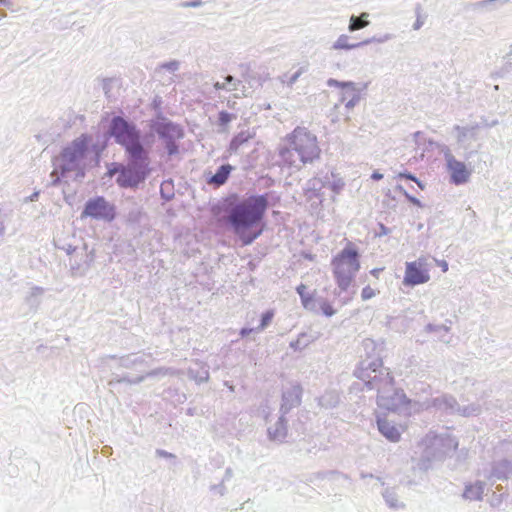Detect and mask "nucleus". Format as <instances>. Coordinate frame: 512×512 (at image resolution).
Instances as JSON below:
<instances>
[{
    "label": "nucleus",
    "instance_id": "nucleus-36",
    "mask_svg": "<svg viewBox=\"0 0 512 512\" xmlns=\"http://www.w3.org/2000/svg\"><path fill=\"white\" fill-rule=\"evenodd\" d=\"M480 412L481 407L479 404H470L463 407L459 405V411H457V414L464 417H469L472 415H478Z\"/></svg>",
    "mask_w": 512,
    "mask_h": 512
},
{
    "label": "nucleus",
    "instance_id": "nucleus-31",
    "mask_svg": "<svg viewBox=\"0 0 512 512\" xmlns=\"http://www.w3.org/2000/svg\"><path fill=\"white\" fill-rule=\"evenodd\" d=\"M314 337L311 335H308L305 332H302L298 335V338L296 340H293L290 342L289 346L294 351H301L305 347H307L311 342L314 341Z\"/></svg>",
    "mask_w": 512,
    "mask_h": 512
},
{
    "label": "nucleus",
    "instance_id": "nucleus-8",
    "mask_svg": "<svg viewBox=\"0 0 512 512\" xmlns=\"http://www.w3.org/2000/svg\"><path fill=\"white\" fill-rule=\"evenodd\" d=\"M458 447V441L449 435H435L427 439L424 457L429 461H442L446 456L454 452Z\"/></svg>",
    "mask_w": 512,
    "mask_h": 512
},
{
    "label": "nucleus",
    "instance_id": "nucleus-49",
    "mask_svg": "<svg viewBox=\"0 0 512 512\" xmlns=\"http://www.w3.org/2000/svg\"><path fill=\"white\" fill-rule=\"evenodd\" d=\"M304 72V67L299 68L293 75L290 76L289 80L287 81L288 85L291 86L292 84H294Z\"/></svg>",
    "mask_w": 512,
    "mask_h": 512
},
{
    "label": "nucleus",
    "instance_id": "nucleus-26",
    "mask_svg": "<svg viewBox=\"0 0 512 512\" xmlns=\"http://www.w3.org/2000/svg\"><path fill=\"white\" fill-rule=\"evenodd\" d=\"M307 286L303 283L296 287V292L300 297L301 303L306 310L316 312L317 311V300L313 294L306 292Z\"/></svg>",
    "mask_w": 512,
    "mask_h": 512
},
{
    "label": "nucleus",
    "instance_id": "nucleus-50",
    "mask_svg": "<svg viewBox=\"0 0 512 512\" xmlns=\"http://www.w3.org/2000/svg\"><path fill=\"white\" fill-rule=\"evenodd\" d=\"M122 377L123 376L112 373V378L108 381V385L114 388L117 384L123 383Z\"/></svg>",
    "mask_w": 512,
    "mask_h": 512
},
{
    "label": "nucleus",
    "instance_id": "nucleus-58",
    "mask_svg": "<svg viewBox=\"0 0 512 512\" xmlns=\"http://www.w3.org/2000/svg\"><path fill=\"white\" fill-rule=\"evenodd\" d=\"M472 130H460L459 134L457 136L459 142H464L466 137L468 136V132H471Z\"/></svg>",
    "mask_w": 512,
    "mask_h": 512
},
{
    "label": "nucleus",
    "instance_id": "nucleus-30",
    "mask_svg": "<svg viewBox=\"0 0 512 512\" xmlns=\"http://www.w3.org/2000/svg\"><path fill=\"white\" fill-rule=\"evenodd\" d=\"M144 363V359L136 354H129L119 358V367L125 369H132Z\"/></svg>",
    "mask_w": 512,
    "mask_h": 512
},
{
    "label": "nucleus",
    "instance_id": "nucleus-5",
    "mask_svg": "<svg viewBox=\"0 0 512 512\" xmlns=\"http://www.w3.org/2000/svg\"><path fill=\"white\" fill-rule=\"evenodd\" d=\"M353 374L364 382L368 390H376L377 395L394 385V378L389 369L383 366L382 359L359 362Z\"/></svg>",
    "mask_w": 512,
    "mask_h": 512
},
{
    "label": "nucleus",
    "instance_id": "nucleus-25",
    "mask_svg": "<svg viewBox=\"0 0 512 512\" xmlns=\"http://www.w3.org/2000/svg\"><path fill=\"white\" fill-rule=\"evenodd\" d=\"M14 215L15 214L12 209L0 207V242L3 239L5 231L10 227L12 229V234L16 232L17 228L15 226H11Z\"/></svg>",
    "mask_w": 512,
    "mask_h": 512
},
{
    "label": "nucleus",
    "instance_id": "nucleus-41",
    "mask_svg": "<svg viewBox=\"0 0 512 512\" xmlns=\"http://www.w3.org/2000/svg\"><path fill=\"white\" fill-rule=\"evenodd\" d=\"M109 128H129L127 122L121 117L117 115H113L110 120Z\"/></svg>",
    "mask_w": 512,
    "mask_h": 512
},
{
    "label": "nucleus",
    "instance_id": "nucleus-57",
    "mask_svg": "<svg viewBox=\"0 0 512 512\" xmlns=\"http://www.w3.org/2000/svg\"><path fill=\"white\" fill-rule=\"evenodd\" d=\"M201 5H202V1L201 0H193V1L184 2V3L181 4V6L184 7V8L200 7Z\"/></svg>",
    "mask_w": 512,
    "mask_h": 512
},
{
    "label": "nucleus",
    "instance_id": "nucleus-48",
    "mask_svg": "<svg viewBox=\"0 0 512 512\" xmlns=\"http://www.w3.org/2000/svg\"><path fill=\"white\" fill-rule=\"evenodd\" d=\"M155 454L159 458L172 459V460L176 459V455L175 454L170 453V452H168V451H166L164 449H156Z\"/></svg>",
    "mask_w": 512,
    "mask_h": 512
},
{
    "label": "nucleus",
    "instance_id": "nucleus-38",
    "mask_svg": "<svg viewBox=\"0 0 512 512\" xmlns=\"http://www.w3.org/2000/svg\"><path fill=\"white\" fill-rule=\"evenodd\" d=\"M69 172H63L59 167V161H57L56 168L50 173L52 178L51 185L58 186L61 184L63 178L67 176Z\"/></svg>",
    "mask_w": 512,
    "mask_h": 512
},
{
    "label": "nucleus",
    "instance_id": "nucleus-33",
    "mask_svg": "<svg viewBox=\"0 0 512 512\" xmlns=\"http://www.w3.org/2000/svg\"><path fill=\"white\" fill-rule=\"evenodd\" d=\"M100 83L105 96L111 98L113 96V89L119 86L120 81L116 77H108L102 78Z\"/></svg>",
    "mask_w": 512,
    "mask_h": 512
},
{
    "label": "nucleus",
    "instance_id": "nucleus-53",
    "mask_svg": "<svg viewBox=\"0 0 512 512\" xmlns=\"http://www.w3.org/2000/svg\"><path fill=\"white\" fill-rule=\"evenodd\" d=\"M407 201L419 208H422L424 207L423 203L418 199L416 198L415 196L411 195V194H408L406 197Z\"/></svg>",
    "mask_w": 512,
    "mask_h": 512
},
{
    "label": "nucleus",
    "instance_id": "nucleus-45",
    "mask_svg": "<svg viewBox=\"0 0 512 512\" xmlns=\"http://www.w3.org/2000/svg\"><path fill=\"white\" fill-rule=\"evenodd\" d=\"M167 369L166 368H163V367H160V368H156V369H153L149 372H147L146 374H144L143 376H146V378H149V377H157V376H165L167 374Z\"/></svg>",
    "mask_w": 512,
    "mask_h": 512
},
{
    "label": "nucleus",
    "instance_id": "nucleus-39",
    "mask_svg": "<svg viewBox=\"0 0 512 512\" xmlns=\"http://www.w3.org/2000/svg\"><path fill=\"white\" fill-rule=\"evenodd\" d=\"M214 87L216 90L227 89L229 91H233L237 89V82L231 75H228L225 77V81L223 83L216 82Z\"/></svg>",
    "mask_w": 512,
    "mask_h": 512
},
{
    "label": "nucleus",
    "instance_id": "nucleus-22",
    "mask_svg": "<svg viewBox=\"0 0 512 512\" xmlns=\"http://www.w3.org/2000/svg\"><path fill=\"white\" fill-rule=\"evenodd\" d=\"M485 482L476 481L465 485L463 498L470 501H480L483 498Z\"/></svg>",
    "mask_w": 512,
    "mask_h": 512
},
{
    "label": "nucleus",
    "instance_id": "nucleus-28",
    "mask_svg": "<svg viewBox=\"0 0 512 512\" xmlns=\"http://www.w3.org/2000/svg\"><path fill=\"white\" fill-rule=\"evenodd\" d=\"M369 14L363 12L360 16L352 15L349 19L348 31L354 32L367 27L370 22L368 21Z\"/></svg>",
    "mask_w": 512,
    "mask_h": 512
},
{
    "label": "nucleus",
    "instance_id": "nucleus-52",
    "mask_svg": "<svg viewBox=\"0 0 512 512\" xmlns=\"http://www.w3.org/2000/svg\"><path fill=\"white\" fill-rule=\"evenodd\" d=\"M251 333H256L255 327H243L239 330V335L241 338H245L249 336Z\"/></svg>",
    "mask_w": 512,
    "mask_h": 512
},
{
    "label": "nucleus",
    "instance_id": "nucleus-19",
    "mask_svg": "<svg viewBox=\"0 0 512 512\" xmlns=\"http://www.w3.org/2000/svg\"><path fill=\"white\" fill-rule=\"evenodd\" d=\"M286 415L287 414H282V412H280V416L276 423L273 426L268 427L267 436L270 441L281 443L287 437L288 420Z\"/></svg>",
    "mask_w": 512,
    "mask_h": 512
},
{
    "label": "nucleus",
    "instance_id": "nucleus-24",
    "mask_svg": "<svg viewBox=\"0 0 512 512\" xmlns=\"http://www.w3.org/2000/svg\"><path fill=\"white\" fill-rule=\"evenodd\" d=\"M318 405L325 409H334L340 403V394L337 390H326L320 397L317 398Z\"/></svg>",
    "mask_w": 512,
    "mask_h": 512
},
{
    "label": "nucleus",
    "instance_id": "nucleus-40",
    "mask_svg": "<svg viewBox=\"0 0 512 512\" xmlns=\"http://www.w3.org/2000/svg\"><path fill=\"white\" fill-rule=\"evenodd\" d=\"M143 211L139 207L132 208L127 215V221L130 223H138L141 220Z\"/></svg>",
    "mask_w": 512,
    "mask_h": 512
},
{
    "label": "nucleus",
    "instance_id": "nucleus-10",
    "mask_svg": "<svg viewBox=\"0 0 512 512\" xmlns=\"http://www.w3.org/2000/svg\"><path fill=\"white\" fill-rule=\"evenodd\" d=\"M430 280L427 261L420 257L415 261L405 263V274L402 281L403 286L413 288L425 284Z\"/></svg>",
    "mask_w": 512,
    "mask_h": 512
},
{
    "label": "nucleus",
    "instance_id": "nucleus-11",
    "mask_svg": "<svg viewBox=\"0 0 512 512\" xmlns=\"http://www.w3.org/2000/svg\"><path fill=\"white\" fill-rule=\"evenodd\" d=\"M409 402L408 398L402 390L394 388L387 389L384 393L377 395V405L388 411L396 412Z\"/></svg>",
    "mask_w": 512,
    "mask_h": 512
},
{
    "label": "nucleus",
    "instance_id": "nucleus-29",
    "mask_svg": "<svg viewBox=\"0 0 512 512\" xmlns=\"http://www.w3.org/2000/svg\"><path fill=\"white\" fill-rule=\"evenodd\" d=\"M382 496L385 500V503L392 509H400L404 508L405 504L399 501L398 495L392 488H386Z\"/></svg>",
    "mask_w": 512,
    "mask_h": 512
},
{
    "label": "nucleus",
    "instance_id": "nucleus-16",
    "mask_svg": "<svg viewBox=\"0 0 512 512\" xmlns=\"http://www.w3.org/2000/svg\"><path fill=\"white\" fill-rule=\"evenodd\" d=\"M428 407L435 408L436 411H440L447 415L457 414V411H459V403L456 398L448 394L431 399Z\"/></svg>",
    "mask_w": 512,
    "mask_h": 512
},
{
    "label": "nucleus",
    "instance_id": "nucleus-21",
    "mask_svg": "<svg viewBox=\"0 0 512 512\" xmlns=\"http://www.w3.org/2000/svg\"><path fill=\"white\" fill-rule=\"evenodd\" d=\"M254 133H251L249 130H241L237 135H235L230 141L228 149L225 151L223 155V159H227L232 154H236L239 148L249 139L254 137Z\"/></svg>",
    "mask_w": 512,
    "mask_h": 512
},
{
    "label": "nucleus",
    "instance_id": "nucleus-1",
    "mask_svg": "<svg viewBox=\"0 0 512 512\" xmlns=\"http://www.w3.org/2000/svg\"><path fill=\"white\" fill-rule=\"evenodd\" d=\"M273 192L262 195L233 193L221 204L222 221L244 246L251 245L263 233L264 218Z\"/></svg>",
    "mask_w": 512,
    "mask_h": 512
},
{
    "label": "nucleus",
    "instance_id": "nucleus-43",
    "mask_svg": "<svg viewBox=\"0 0 512 512\" xmlns=\"http://www.w3.org/2000/svg\"><path fill=\"white\" fill-rule=\"evenodd\" d=\"M146 379V376H137L135 378H130L127 374L123 375L122 377V380H123V383H127V384H130V385H133V384H140L142 383L144 380Z\"/></svg>",
    "mask_w": 512,
    "mask_h": 512
},
{
    "label": "nucleus",
    "instance_id": "nucleus-55",
    "mask_svg": "<svg viewBox=\"0 0 512 512\" xmlns=\"http://www.w3.org/2000/svg\"><path fill=\"white\" fill-rule=\"evenodd\" d=\"M121 168H123V166H120L117 163H112L111 167H108L107 174L109 176H112V175H115V174L118 176V169H121Z\"/></svg>",
    "mask_w": 512,
    "mask_h": 512
},
{
    "label": "nucleus",
    "instance_id": "nucleus-63",
    "mask_svg": "<svg viewBox=\"0 0 512 512\" xmlns=\"http://www.w3.org/2000/svg\"><path fill=\"white\" fill-rule=\"evenodd\" d=\"M438 266L441 267L443 272H446L448 270V263L445 260L439 261Z\"/></svg>",
    "mask_w": 512,
    "mask_h": 512
},
{
    "label": "nucleus",
    "instance_id": "nucleus-47",
    "mask_svg": "<svg viewBox=\"0 0 512 512\" xmlns=\"http://www.w3.org/2000/svg\"><path fill=\"white\" fill-rule=\"evenodd\" d=\"M234 118L233 114L227 113V112H220L219 114V123L220 125H227L231 122V120Z\"/></svg>",
    "mask_w": 512,
    "mask_h": 512
},
{
    "label": "nucleus",
    "instance_id": "nucleus-4",
    "mask_svg": "<svg viewBox=\"0 0 512 512\" xmlns=\"http://www.w3.org/2000/svg\"><path fill=\"white\" fill-rule=\"evenodd\" d=\"M333 275L341 291H347L360 269V253L358 248L348 243L331 262Z\"/></svg>",
    "mask_w": 512,
    "mask_h": 512
},
{
    "label": "nucleus",
    "instance_id": "nucleus-15",
    "mask_svg": "<svg viewBox=\"0 0 512 512\" xmlns=\"http://www.w3.org/2000/svg\"><path fill=\"white\" fill-rule=\"evenodd\" d=\"M303 389L300 384H294L283 390L279 412L288 414L293 408L301 404Z\"/></svg>",
    "mask_w": 512,
    "mask_h": 512
},
{
    "label": "nucleus",
    "instance_id": "nucleus-60",
    "mask_svg": "<svg viewBox=\"0 0 512 512\" xmlns=\"http://www.w3.org/2000/svg\"><path fill=\"white\" fill-rule=\"evenodd\" d=\"M423 24H424L423 19L420 16H418L415 23L413 24V29L419 30L423 26Z\"/></svg>",
    "mask_w": 512,
    "mask_h": 512
},
{
    "label": "nucleus",
    "instance_id": "nucleus-44",
    "mask_svg": "<svg viewBox=\"0 0 512 512\" xmlns=\"http://www.w3.org/2000/svg\"><path fill=\"white\" fill-rule=\"evenodd\" d=\"M210 490L219 494L220 496H224L227 492L225 483H223L222 481L219 484L211 485Z\"/></svg>",
    "mask_w": 512,
    "mask_h": 512
},
{
    "label": "nucleus",
    "instance_id": "nucleus-12",
    "mask_svg": "<svg viewBox=\"0 0 512 512\" xmlns=\"http://www.w3.org/2000/svg\"><path fill=\"white\" fill-rule=\"evenodd\" d=\"M446 159V167L450 174V182L454 185H463L469 181L471 172L468 170L466 164L457 160L454 156L448 155L444 152Z\"/></svg>",
    "mask_w": 512,
    "mask_h": 512
},
{
    "label": "nucleus",
    "instance_id": "nucleus-46",
    "mask_svg": "<svg viewBox=\"0 0 512 512\" xmlns=\"http://www.w3.org/2000/svg\"><path fill=\"white\" fill-rule=\"evenodd\" d=\"M378 231H375L374 235L375 237H382L386 236L391 232V229L387 226H385L383 223L379 222L377 224Z\"/></svg>",
    "mask_w": 512,
    "mask_h": 512
},
{
    "label": "nucleus",
    "instance_id": "nucleus-35",
    "mask_svg": "<svg viewBox=\"0 0 512 512\" xmlns=\"http://www.w3.org/2000/svg\"><path fill=\"white\" fill-rule=\"evenodd\" d=\"M426 331L431 333H436L439 335V339L445 343H449L448 340L444 339V334H447L450 330V328L443 324V325H436V324H428L426 326Z\"/></svg>",
    "mask_w": 512,
    "mask_h": 512
},
{
    "label": "nucleus",
    "instance_id": "nucleus-42",
    "mask_svg": "<svg viewBox=\"0 0 512 512\" xmlns=\"http://www.w3.org/2000/svg\"><path fill=\"white\" fill-rule=\"evenodd\" d=\"M376 295L375 290L369 285L365 286L361 291V299L367 301Z\"/></svg>",
    "mask_w": 512,
    "mask_h": 512
},
{
    "label": "nucleus",
    "instance_id": "nucleus-34",
    "mask_svg": "<svg viewBox=\"0 0 512 512\" xmlns=\"http://www.w3.org/2000/svg\"><path fill=\"white\" fill-rule=\"evenodd\" d=\"M273 318L274 311L272 309L264 311L260 316L259 325L255 327L256 333L264 331L272 323Z\"/></svg>",
    "mask_w": 512,
    "mask_h": 512
},
{
    "label": "nucleus",
    "instance_id": "nucleus-14",
    "mask_svg": "<svg viewBox=\"0 0 512 512\" xmlns=\"http://www.w3.org/2000/svg\"><path fill=\"white\" fill-rule=\"evenodd\" d=\"M390 38H391V36L387 34V35L383 36L382 38L371 37V38H367L361 42L353 43L350 41V37L347 34H340L337 37V39L332 43L331 49L334 51H341V50L349 51V50L357 49L359 47H362L364 45H368V44L374 43V42L383 43V42L389 40Z\"/></svg>",
    "mask_w": 512,
    "mask_h": 512
},
{
    "label": "nucleus",
    "instance_id": "nucleus-9",
    "mask_svg": "<svg viewBox=\"0 0 512 512\" xmlns=\"http://www.w3.org/2000/svg\"><path fill=\"white\" fill-rule=\"evenodd\" d=\"M327 85L329 87H337L340 89V102L344 104L348 110L353 109L360 102L361 93L366 88V85H361L352 81L342 82L333 78H330L327 81Z\"/></svg>",
    "mask_w": 512,
    "mask_h": 512
},
{
    "label": "nucleus",
    "instance_id": "nucleus-27",
    "mask_svg": "<svg viewBox=\"0 0 512 512\" xmlns=\"http://www.w3.org/2000/svg\"><path fill=\"white\" fill-rule=\"evenodd\" d=\"M45 292V289L40 286H33L30 292L25 297V303L29 306L30 310L36 312L39 308L42 296Z\"/></svg>",
    "mask_w": 512,
    "mask_h": 512
},
{
    "label": "nucleus",
    "instance_id": "nucleus-51",
    "mask_svg": "<svg viewBox=\"0 0 512 512\" xmlns=\"http://www.w3.org/2000/svg\"><path fill=\"white\" fill-rule=\"evenodd\" d=\"M162 68L170 71V72H174L176 70H178L179 68V62L178 61H170L168 63H165L162 65Z\"/></svg>",
    "mask_w": 512,
    "mask_h": 512
},
{
    "label": "nucleus",
    "instance_id": "nucleus-32",
    "mask_svg": "<svg viewBox=\"0 0 512 512\" xmlns=\"http://www.w3.org/2000/svg\"><path fill=\"white\" fill-rule=\"evenodd\" d=\"M324 186H327L335 194H339L343 190V188L345 186V182L342 178L336 176L332 172L331 179L328 176L325 177Z\"/></svg>",
    "mask_w": 512,
    "mask_h": 512
},
{
    "label": "nucleus",
    "instance_id": "nucleus-54",
    "mask_svg": "<svg viewBox=\"0 0 512 512\" xmlns=\"http://www.w3.org/2000/svg\"><path fill=\"white\" fill-rule=\"evenodd\" d=\"M397 177L399 179H406V180H410V181H414L417 178L413 173L408 172V171L399 173Z\"/></svg>",
    "mask_w": 512,
    "mask_h": 512
},
{
    "label": "nucleus",
    "instance_id": "nucleus-2",
    "mask_svg": "<svg viewBox=\"0 0 512 512\" xmlns=\"http://www.w3.org/2000/svg\"><path fill=\"white\" fill-rule=\"evenodd\" d=\"M105 138L113 137L125 148L129 161L128 167L118 169L116 183L121 188L136 189L149 176L150 151L155 142V134L151 131L141 133V130H107Z\"/></svg>",
    "mask_w": 512,
    "mask_h": 512
},
{
    "label": "nucleus",
    "instance_id": "nucleus-56",
    "mask_svg": "<svg viewBox=\"0 0 512 512\" xmlns=\"http://www.w3.org/2000/svg\"><path fill=\"white\" fill-rule=\"evenodd\" d=\"M233 476H234L233 469L231 467H227L225 470V474L223 476L222 482L225 483V482L230 481Z\"/></svg>",
    "mask_w": 512,
    "mask_h": 512
},
{
    "label": "nucleus",
    "instance_id": "nucleus-3",
    "mask_svg": "<svg viewBox=\"0 0 512 512\" xmlns=\"http://www.w3.org/2000/svg\"><path fill=\"white\" fill-rule=\"evenodd\" d=\"M104 149L105 144L100 142L99 137L94 139L84 133L62 149L57 161L63 172H75V179L82 180L87 166L91 162L98 164Z\"/></svg>",
    "mask_w": 512,
    "mask_h": 512
},
{
    "label": "nucleus",
    "instance_id": "nucleus-6",
    "mask_svg": "<svg viewBox=\"0 0 512 512\" xmlns=\"http://www.w3.org/2000/svg\"><path fill=\"white\" fill-rule=\"evenodd\" d=\"M290 140V167L293 165L294 156H297L303 164L312 163L320 156V148L317 137L310 130H293Z\"/></svg>",
    "mask_w": 512,
    "mask_h": 512
},
{
    "label": "nucleus",
    "instance_id": "nucleus-17",
    "mask_svg": "<svg viewBox=\"0 0 512 512\" xmlns=\"http://www.w3.org/2000/svg\"><path fill=\"white\" fill-rule=\"evenodd\" d=\"M155 130H151L154 134ZM161 139L165 141V149L169 156H173L178 154L179 146L174 140V136L177 138H183L184 133L183 130H156ZM150 132V130H141V133Z\"/></svg>",
    "mask_w": 512,
    "mask_h": 512
},
{
    "label": "nucleus",
    "instance_id": "nucleus-20",
    "mask_svg": "<svg viewBox=\"0 0 512 512\" xmlns=\"http://www.w3.org/2000/svg\"><path fill=\"white\" fill-rule=\"evenodd\" d=\"M377 427L380 434L390 442H398L401 434L399 429L387 419L377 418Z\"/></svg>",
    "mask_w": 512,
    "mask_h": 512
},
{
    "label": "nucleus",
    "instance_id": "nucleus-23",
    "mask_svg": "<svg viewBox=\"0 0 512 512\" xmlns=\"http://www.w3.org/2000/svg\"><path fill=\"white\" fill-rule=\"evenodd\" d=\"M375 359H382L377 344L374 340L366 338L362 341V350L360 353V362L365 360L373 361Z\"/></svg>",
    "mask_w": 512,
    "mask_h": 512
},
{
    "label": "nucleus",
    "instance_id": "nucleus-18",
    "mask_svg": "<svg viewBox=\"0 0 512 512\" xmlns=\"http://www.w3.org/2000/svg\"><path fill=\"white\" fill-rule=\"evenodd\" d=\"M512 476V460L502 458L491 463L488 479L508 480Z\"/></svg>",
    "mask_w": 512,
    "mask_h": 512
},
{
    "label": "nucleus",
    "instance_id": "nucleus-37",
    "mask_svg": "<svg viewBox=\"0 0 512 512\" xmlns=\"http://www.w3.org/2000/svg\"><path fill=\"white\" fill-rule=\"evenodd\" d=\"M317 303L319 304V308L321 313L326 317H332L336 314L337 310L333 308V306L325 299L319 298L317 299Z\"/></svg>",
    "mask_w": 512,
    "mask_h": 512
},
{
    "label": "nucleus",
    "instance_id": "nucleus-59",
    "mask_svg": "<svg viewBox=\"0 0 512 512\" xmlns=\"http://www.w3.org/2000/svg\"><path fill=\"white\" fill-rule=\"evenodd\" d=\"M383 177L384 175L378 170L373 171V173L371 174V179L374 181H379L383 179Z\"/></svg>",
    "mask_w": 512,
    "mask_h": 512
},
{
    "label": "nucleus",
    "instance_id": "nucleus-7",
    "mask_svg": "<svg viewBox=\"0 0 512 512\" xmlns=\"http://www.w3.org/2000/svg\"><path fill=\"white\" fill-rule=\"evenodd\" d=\"M117 217V208L113 202L108 201L104 196L96 195L90 197L84 204L81 211V218H91L97 221L111 223Z\"/></svg>",
    "mask_w": 512,
    "mask_h": 512
},
{
    "label": "nucleus",
    "instance_id": "nucleus-61",
    "mask_svg": "<svg viewBox=\"0 0 512 512\" xmlns=\"http://www.w3.org/2000/svg\"><path fill=\"white\" fill-rule=\"evenodd\" d=\"M39 194L40 192L39 191H35L33 192L29 197L26 198V202H34V201H37L38 200V197H39Z\"/></svg>",
    "mask_w": 512,
    "mask_h": 512
},
{
    "label": "nucleus",
    "instance_id": "nucleus-13",
    "mask_svg": "<svg viewBox=\"0 0 512 512\" xmlns=\"http://www.w3.org/2000/svg\"><path fill=\"white\" fill-rule=\"evenodd\" d=\"M235 169V166L229 163H224L218 166L214 172L208 169L205 170L203 173V178L208 186L214 189L220 188L228 182L232 172Z\"/></svg>",
    "mask_w": 512,
    "mask_h": 512
},
{
    "label": "nucleus",
    "instance_id": "nucleus-62",
    "mask_svg": "<svg viewBox=\"0 0 512 512\" xmlns=\"http://www.w3.org/2000/svg\"><path fill=\"white\" fill-rule=\"evenodd\" d=\"M384 270V268H373L371 271H370V274L376 278L379 277V274Z\"/></svg>",
    "mask_w": 512,
    "mask_h": 512
},
{
    "label": "nucleus",
    "instance_id": "nucleus-64",
    "mask_svg": "<svg viewBox=\"0 0 512 512\" xmlns=\"http://www.w3.org/2000/svg\"><path fill=\"white\" fill-rule=\"evenodd\" d=\"M395 190L396 191H399L401 194H403L405 197L409 194L402 185L398 184L396 187H395Z\"/></svg>",
    "mask_w": 512,
    "mask_h": 512
}]
</instances>
